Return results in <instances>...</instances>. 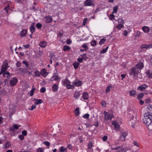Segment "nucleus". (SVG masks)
Masks as SVG:
<instances>
[{"label":"nucleus","mask_w":152,"mask_h":152,"mask_svg":"<svg viewBox=\"0 0 152 152\" xmlns=\"http://www.w3.org/2000/svg\"><path fill=\"white\" fill-rule=\"evenodd\" d=\"M96 41L95 40H93L91 42V45L93 46H94L96 45Z\"/></svg>","instance_id":"79ce46f5"},{"label":"nucleus","mask_w":152,"mask_h":152,"mask_svg":"<svg viewBox=\"0 0 152 152\" xmlns=\"http://www.w3.org/2000/svg\"><path fill=\"white\" fill-rule=\"evenodd\" d=\"M80 95L81 94L80 92L75 91L74 94V96L75 98L77 99L79 97Z\"/></svg>","instance_id":"393cba45"},{"label":"nucleus","mask_w":152,"mask_h":152,"mask_svg":"<svg viewBox=\"0 0 152 152\" xmlns=\"http://www.w3.org/2000/svg\"><path fill=\"white\" fill-rule=\"evenodd\" d=\"M80 64L78 62H76L73 63V65L75 69H77L79 66Z\"/></svg>","instance_id":"7c9ffc66"},{"label":"nucleus","mask_w":152,"mask_h":152,"mask_svg":"<svg viewBox=\"0 0 152 152\" xmlns=\"http://www.w3.org/2000/svg\"><path fill=\"white\" fill-rule=\"evenodd\" d=\"M35 23L34 22H33L31 24V26L29 27V29L30 32L32 33V34L34 32L36 28L35 27Z\"/></svg>","instance_id":"9b49d317"},{"label":"nucleus","mask_w":152,"mask_h":152,"mask_svg":"<svg viewBox=\"0 0 152 152\" xmlns=\"http://www.w3.org/2000/svg\"><path fill=\"white\" fill-rule=\"evenodd\" d=\"M8 67L2 66L1 67V72L2 73H4V72L6 71Z\"/></svg>","instance_id":"72a5a7b5"},{"label":"nucleus","mask_w":152,"mask_h":152,"mask_svg":"<svg viewBox=\"0 0 152 152\" xmlns=\"http://www.w3.org/2000/svg\"><path fill=\"white\" fill-rule=\"evenodd\" d=\"M43 143L47 146H49L50 145V143L48 141H44L43 142Z\"/></svg>","instance_id":"603ef678"},{"label":"nucleus","mask_w":152,"mask_h":152,"mask_svg":"<svg viewBox=\"0 0 152 152\" xmlns=\"http://www.w3.org/2000/svg\"><path fill=\"white\" fill-rule=\"evenodd\" d=\"M112 85L111 84H109L108 85L106 88V93H109L110 91V88H112Z\"/></svg>","instance_id":"cd10ccee"},{"label":"nucleus","mask_w":152,"mask_h":152,"mask_svg":"<svg viewBox=\"0 0 152 152\" xmlns=\"http://www.w3.org/2000/svg\"><path fill=\"white\" fill-rule=\"evenodd\" d=\"M144 115L142 119L144 123L147 126L152 125V113L147 112L144 114Z\"/></svg>","instance_id":"f03ea898"},{"label":"nucleus","mask_w":152,"mask_h":152,"mask_svg":"<svg viewBox=\"0 0 152 152\" xmlns=\"http://www.w3.org/2000/svg\"><path fill=\"white\" fill-rule=\"evenodd\" d=\"M87 18H85L83 21V25H85L87 23Z\"/></svg>","instance_id":"338daca9"},{"label":"nucleus","mask_w":152,"mask_h":152,"mask_svg":"<svg viewBox=\"0 0 152 152\" xmlns=\"http://www.w3.org/2000/svg\"><path fill=\"white\" fill-rule=\"evenodd\" d=\"M87 44H84L82 46V47L84 48V49H86V50L87 51V50L88 49V48L87 45H86Z\"/></svg>","instance_id":"37998d69"},{"label":"nucleus","mask_w":152,"mask_h":152,"mask_svg":"<svg viewBox=\"0 0 152 152\" xmlns=\"http://www.w3.org/2000/svg\"><path fill=\"white\" fill-rule=\"evenodd\" d=\"M107 139V136H104L102 137V140L103 141H105Z\"/></svg>","instance_id":"69168bd1"},{"label":"nucleus","mask_w":152,"mask_h":152,"mask_svg":"<svg viewBox=\"0 0 152 152\" xmlns=\"http://www.w3.org/2000/svg\"><path fill=\"white\" fill-rule=\"evenodd\" d=\"M115 16L113 14H110V15L109 19L110 20L114 19L115 18Z\"/></svg>","instance_id":"bf43d9fd"},{"label":"nucleus","mask_w":152,"mask_h":152,"mask_svg":"<svg viewBox=\"0 0 152 152\" xmlns=\"http://www.w3.org/2000/svg\"><path fill=\"white\" fill-rule=\"evenodd\" d=\"M89 114L88 113H86L84 114L83 116V117L84 118L88 119L89 117Z\"/></svg>","instance_id":"a18cd8bd"},{"label":"nucleus","mask_w":152,"mask_h":152,"mask_svg":"<svg viewBox=\"0 0 152 152\" xmlns=\"http://www.w3.org/2000/svg\"><path fill=\"white\" fill-rule=\"evenodd\" d=\"M137 93L136 91L134 90H132L130 91L129 95L132 96H134Z\"/></svg>","instance_id":"5701e85b"},{"label":"nucleus","mask_w":152,"mask_h":152,"mask_svg":"<svg viewBox=\"0 0 152 152\" xmlns=\"http://www.w3.org/2000/svg\"><path fill=\"white\" fill-rule=\"evenodd\" d=\"M74 113L75 115L76 116H78L80 114L79 107H77L75 110Z\"/></svg>","instance_id":"b1692460"},{"label":"nucleus","mask_w":152,"mask_h":152,"mask_svg":"<svg viewBox=\"0 0 152 152\" xmlns=\"http://www.w3.org/2000/svg\"><path fill=\"white\" fill-rule=\"evenodd\" d=\"M42 102V101L41 99H38L37 102H35V104L36 105H38L41 104Z\"/></svg>","instance_id":"4c0bfd02"},{"label":"nucleus","mask_w":152,"mask_h":152,"mask_svg":"<svg viewBox=\"0 0 152 152\" xmlns=\"http://www.w3.org/2000/svg\"><path fill=\"white\" fill-rule=\"evenodd\" d=\"M36 26L38 29H40L42 28V25L41 23H39L37 24Z\"/></svg>","instance_id":"c03bdc74"},{"label":"nucleus","mask_w":152,"mask_h":152,"mask_svg":"<svg viewBox=\"0 0 152 152\" xmlns=\"http://www.w3.org/2000/svg\"><path fill=\"white\" fill-rule=\"evenodd\" d=\"M3 76L4 77H6L7 79H9L10 78V73L8 72L4 73L3 74Z\"/></svg>","instance_id":"bb28decb"},{"label":"nucleus","mask_w":152,"mask_h":152,"mask_svg":"<svg viewBox=\"0 0 152 152\" xmlns=\"http://www.w3.org/2000/svg\"><path fill=\"white\" fill-rule=\"evenodd\" d=\"M147 109L149 110H148L152 111V104L148 105L147 106Z\"/></svg>","instance_id":"3c124183"},{"label":"nucleus","mask_w":152,"mask_h":152,"mask_svg":"<svg viewBox=\"0 0 152 152\" xmlns=\"http://www.w3.org/2000/svg\"><path fill=\"white\" fill-rule=\"evenodd\" d=\"M44 150L42 148H39L37 150V152H44Z\"/></svg>","instance_id":"8fccbe9b"},{"label":"nucleus","mask_w":152,"mask_h":152,"mask_svg":"<svg viewBox=\"0 0 152 152\" xmlns=\"http://www.w3.org/2000/svg\"><path fill=\"white\" fill-rule=\"evenodd\" d=\"M110 112V111L109 112ZM103 113L104 115V118L108 119H111L113 117V113L112 111H110V112L109 113L106 111H104Z\"/></svg>","instance_id":"20e7f679"},{"label":"nucleus","mask_w":152,"mask_h":152,"mask_svg":"<svg viewBox=\"0 0 152 152\" xmlns=\"http://www.w3.org/2000/svg\"><path fill=\"white\" fill-rule=\"evenodd\" d=\"M118 7L117 6H115L114 7L113 9V11L112 12L113 14L115 13L118 10Z\"/></svg>","instance_id":"a19ab883"},{"label":"nucleus","mask_w":152,"mask_h":152,"mask_svg":"<svg viewBox=\"0 0 152 152\" xmlns=\"http://www.w3.org/2000/svg\"><path fill=\"white\" fill-rule=\"evenodd\" d=\"M101 104L102 105V106L103 107H104L106 106V102L104 100H103L102 101Z\"/></svg>","instance_id":"49530a36"},{"label":"nucleus","mask_w":152,"mask_h":152,"mask_svg":"<svg viewBox=\"0 0 152 152\" xmlns=\"http://www.w3.org/2000/svg\"><path fill=\"white\" fill-rule=\"evenodd\" d=\"M10 146V142H7L5 144H4L3 145V147L4 148H8Z\"/></svg>","instance_id":"2f4dec72"},{"label":"nucleus","mask_w":152,"mask_h":152,"mask_svg":"<svg viewBox=\"0 0 152 152\" xmlns=\"http://www.w3.org/2000/svg\"><path fill=\"white\" fill-rule=\"evenodd\" d=\"M82 98L83 99L85 100L88 99V95L87 92H85L83 94Z\"/></svg>","instance_id":"aec40b11"},{"label":"nucleus","mask_w":152,"mask_h":152,"mask_svg":"<svg viewBox=\"0 0 152 152\" xmlns=\"http://www.w3.org/2000/svg\"><path fill=\"white\" fill-rule=\"evenodd\" d=\"M148 87V86H147L146 84H144L138 87L137 89L140 91H142L145 88H147Z\"/></svg>","instance_id":"4468645a"},{"label":"nucleus","mask_w":152,"mask_h":152,"mask_svg":"<svg viewBox=\"0 0 152 152\" xmlns=\"http://www.w3.org/2000/svg\"><path fill=\"white\" fill-rule=\"evenodd\" d=\"M144 66V65L143 63L139 62L135 66L132 67L129 70V75L132 76L133 79H136L137 78L138 75L140 73Z\"/></svg>","instance_id":"f257e3e1"},{"label":"nucleus","mask_w":152,"mask_h":152,"mask_svg":"<svg viewBox=\"0 0 152 152\" xmlns=\"http://www.w3.org/2000/svg\"><path fill=\"white\" fill-rule=\"evenodd\" d=\"M112 124L114 126V127L115 130H119L120 126L116 121H113Z\"/></svg>","instance_id":"f8f14e48"},{"label":"nucleus","mask_w":152,"mask_h":152,"mask_svg":"<svg viewBox=\"0 0 152 152\" xmlns=\"http://www.w3.org/2000/svg\"><path fill=\"white\" fill-rule=\"evenodd\" d=\"M18 69L20 70L23 73H26V71H27V69L24 68H20Z\"/></svg>","instance_id":"5fc2aeb1"},{"label":"nucleus","mask_w":152,"mask_h":152,"mask_svg":"<svg viewBox=\"0 0 152 152\" xmlns=\"http://www.w3.org/2000/svg\"><path fill=\"white\" fill-rule=\"evenodd\" d=\"M133 143L134 145L137 146L138 148L140 147L139 143L137 141H134Z\"/></svg>","instance_id":"864d4df0"},{"label":"nucleus","mask_w":152,"mask_h":152,"mask_svg":"<svg viewBox=\"0 0 152 152\" xmlns=\"http://www.w3.org/2000/svg\"><path fill=\"white\" fill-rule=\"evenodd\" d=\"M59 88L58 86L56 84L53 85L52 86V89L53 91L54 92H56L58 91Z\"/></svg>","instance_id":"dca6fc26"},{"label":"nucleus","mask_w":152,"mask_h":152,"mask_svg":"<svg viewBox=\"0 0 152 152\" xmlns=\"http://www.w3.org/2000/svg\"><path fill=\"white\" fill-rule=\"evenodd\" d=\"M40 73L43 76L45 77H46L48 75L46 69H42L41 70Z\"/></svg>","instance_id":"f3484780"},{"label":"nucleus","mask_w":152,"mask_h":152,"mask_svg":"<svg viewBox=\"0 0 152 152\" xmlns=\"http://www.w3.org/2000/svg\"><path fill=\"white\" fill-rule=\"evenodd\" d=\"M146 73L149 78H152V72L151 70H147Z\"/></svg>","instance_id":"4be33fe9"},{"label":"nucleus","mask_w":152,"mask_h":152,"mask_svg":"<svg viewBox=\"0 0 152 152\" xmlns=\"http://www.w3.org/2000/svg\"><path fill=\"white\" fill-rule=\"evenodd\" d=\"M28 31L26 29H23L22 30L20 33V36L21 37H26Z\"/></svg>","instance_id":"2eb2a0df"},{"label":"nucleus","mask_w":152,"mask_h":152,"mask_svg":"<svg viewBox=\"0 0 152 152\" xmlns=\"http://www.w3.org/2000/svg\"><path fill=\"white\" fill-rule=\"evenodd\" d=\"M116 28H117L121 30V28H124V26L123 24H119L116 26Z\"/></svg>","instance_id":"f704fd0d"},{"label":"nucleus","mask_w":152,"mask_h":152,"mask_svg":"<svg viewBox=\"0 0 152 152\" xmlns=\"http://www.w3.org/2000/svg\"><path fill=\"white\" fill-rule=\"evenodd\" d=\"M47 43L46 42L42 41L40 42L39 43V45L41 47L44 48L47 45Z\"/></svg>","instance_id":"a211bd4d"},{"label":"nucleus","mask_w":152,"mask_h":152,"mask_svg":"<svg viewBox=\"0 0 152 152\" xmlns=\"http://www.w3.org/2000/svg\"><path fill=\"white\" fill-rule=\"evenodd\" d=\"M69 83H70V81L67 78L64 79L61 81L62 85L63 86H66Z\"/></svg>","instance_id":"1a4fd4ad"},{"label":"nucleus","mask_w":152,"mask_h":152,"mask_svg":"<svg viewBox=\"0 0 152 152\" xmlns=\"http://www.w3.org/2000/svg\"><path fill=\"white\" fill-rule=\"evenodd\" d=\"M82 57L83 59L86 60L87 59L86 55V54H84L82 55Z\"/></svg>","instance_id":"6e6d98bb"},{"label":"nucleus","mask_w":152,"mask_h":152,"mask_svg":"<svg viewBox=\"0 0 152 152\" xmlns=\"http://www.w3.org/2000/svg\"><path fill=\"white\" fill-rule=\"evenodd\" d=\"M143 31L145 33H148L150 31V28L147 26H144L142 28Z\"/></svg>","instance_id":"412c9836"},{"label":"nucleus","mask_w":152,"mask_h":152,"mask_svg":"<svg viewBox=\"0 0 152 152\" xmlns=\"http://www.w3.org/2000/svg\"><path fill=\"white\" fill-rule=\"evenodd\" d=\"M18 81V79L16 77H13L10 80V84L11 86H14L17 83Z\"/></svg>","instance_id":"6e6552de"},{"label":"nucleus","mask_w":152,"mask_h":152,"mask_svg":"<svg viewBox=\"0 0 152 152\" xmlns=\"http://www.w3.org/2000/svg\"><path fill=\"white\" fill-rule=\"evenodd\" d=\"M106 39L105 38H102L100 39V41L99 42V44L100 45H102L106 41Z\"/></svg>","instance_id":"e433bc0d"},{"label":"nucleus","mask_w":152,"mask_h":152,"mask_svg":"<svg viewBox=\"0 0 152 152\" xmlns=\"http://www.w3.org/2000/svg\"><path fill=\"white\" fill-rule=\"evenodd\" d=\"M108 48L109 46H107L105 49H103L100 51V53L103 54L105 53L106 52H107Z\"/></svg>","instance_id":"473e14b6"},{"label":"nucleus","mask_w":152,"mask_h":152,"mask_svg":"<svg viewBox=\"0 0 152 152\" xmlns=\"http://www.w3.org/2000/svg\"><path fill=\"white\" fill-rule=\"evenodd\" d=\"M66 42L67 44H70L72 43V41L70 39H68L66 40Z\"/></svg>","instance_id":"0e129e2a"},{"label":"nucleus","mask_w":152,"mask_h":152,"mask_svg":"<svg viewBox=\"0 0 152 152\" xmlns=\"http://www.w3.org/2000/svg\"><path fill=\"white\" fill-rule=\"evenodd\" d=\"M70 49V47L68 46L65 45L63 47V50L64 51H69Z\"/></svg>","instance_id":"c756f323"},{"label":"nucleus","mask_w":152,"mask_h":152,"mask_svg":"<svg viewBox=\"0 0 152 152\" xmlns=\"http://www.w3.org/2000/svg\"><path fill=\"white\" fill-rule=\"evenodd\" d=\"M152 48V44L149 45L143 44L140 46L141 50L143 52H146V50L150 48Z\"/></svg>","instance_id":"7ed1b4c3"},{"label":"nucleus","mask_w":152,"mask_h":152,"mask_svg":"<svg viewBox=\"0 0 152 152\" xmlns=\"http://www.w3.org/2000/svg\"><path fill=\"white\" fill-rule=\"evenodd\" d=\"M144 94L142 93L140 94L137 96V99L140 100H141Z\"/></svg>","instance_id":"ea45409f"},{"label":"nucleus","mask_w":152,"mask_h":152,"mask_svg":"<svg viewBox=\"0 0 152 152\" xmlns=\"http://www.w3.org/2000/svg\"><path fill=\"white\" fill-rule=\"evenodd\" d=\"M34 74L36 77H39L40 76V72L38 71H35Z\"/></svg>","instance_id":"58836bf2"},{"label":"nucleus","mask_w":152,"mask_h":152,"mask_svg":"<svg viewBox=\"0 0 152 152\" xmlns=\"http://www.w3.org/2000/svg\"><path fill=\"white\" fill-rule=\"evenodd\" d=\"M36 107V106L35 105H32L31 106V108H29V110H33L35 109Z\"/></svg>","instance_id":"4d7b16f0"},{"label":"nucleus","mask_w":152,"mask_h":152,"mask_svg":"<svg viewBox=\"0 0 152 152\" xmlns=\"http://www.w3.org/2000/svg\"><path fill=\"white\" fill-rule=\"evenodd\" d=\"M52 78H54L53 80L54 81H58L59 79V77L58 75H56V72L53 74Z\"/></svg>","instance_id":"a878e982"},{"label":"nucleus","mask_w":152,"mask_h":152,"mask_svg":"<svg viewBox=\"0 0 152 152\" xmlns=\"http://www.w3.org/2000/svg\"><path fill=\"white\" fill-rule=\"evenodd\" d=\"M93 145V144L91 142H89L88 145V149H91Z\"/></svg>","instance_id":"de8ad7c7"},{"label":"nucleus","mask_w":152,"mask_h":152,"mask_svg":"<svg viewBox=\"0 0 152 152\" xmlns=\"http://www.w3.org/2000/svg\"><path fill=\"white\" fill-rule=\"evenodd\" d=\"M59 152H67L68 150L66 148L61 146L59 148Z\"/></svg>","instance_id":"6ab92c4d"},{"label":"nucleus","mask_w":152,"mask_h":152,"mask_svg":"<svg viewBox=\"0 0 152 152\" xmlns=\"http://www.w3.org/2000/svg\"><path fill=\"white\" fill-rule=\"evenodd\" d=\"M44 20L46 23H50L52 20V18L50 16L48 15L44 18Z\"/></svg>","instance_id":"9d476101"},{"label":"nucleus","mask_w":152,"mask_h":152,"mask_svg":"<svg viewBox=\"0 0 152 152\" xmlns=\"http://www.w3.org/2000/svg\"><path fill=\"white\" fill-rule=\"evenodd\" d=\"M8 63L7 60L4 62L2 66L8 67Z\"/></svg>","instance_id":"09e8293b"},{"label":"nucleus","mask_w":152,"mask_h":152,"mask_svg":"<svg viewBox=\"0 0 152 152\" xmlns=\"http://www.w3.org/2000/svg\"><path fill=\"white\" fill-rule=\"evenodd\" d=\"M24 64L26 67H28L29 65L28 64V62L25 61H23L22 62Z\"/></svg>","instance_id":"13d9d810"},{"label":"nucleus","mask_w":152,"mask_h":152,"mask_svg":"<svg viewBox=\"0 0 152 152\" xmlns=\"http://www.w3.org/2000/svg\"><path fill=\"white\" fill-rule=\"evenodd\" d=\"M12 2L10 1H8L5 3L7 6L4 8V10L6 11V13L8 14V10L10 9V6L11 5Z\"/></svg>","instance_id":"423d86ee"},{"label":"nucleus","mask_w":152,"mask_h":152,"mask_svg":"<svg viewBox=\"0 0 152 152\" xmlns=\"http://www.w3.org/2000/svg\"><path fill=\"white\" fill-rule=\"evenodd\" d=\"M94 0H86L84 3V5L85 6H92L94 4Z\"/></svg>","instance_id":"0eeeda50"},{"label":"nucleus","mask_w":152,"mask_h":152,"mask_svg":"<svg viewBox=\"0 0 152 152\" xmlns=\"http://www.w3.org/2000/svg\"><path fill=\"white\" fill-rule=\"evenodd\" d=\"M67 88L68 89H73L75 88V86L73 84H70V83H69L66 86Z\"/></svg>","instance_id":"c85d7f7f"},{"label":"nucleus","mask_w":152,"mask_h":152,"mask_svg":"<svg viewBox=\"0 0 152 152\" xmlns=\"http://www.w3.org/2000/svg\"><path fill=\"white\" fill-rule=\"evenodd\" d=\"M22 135L26 136L27 135V132L26 130H23L22 132Z\"/></svg>","instance_id":"774afa93"},{"label":"nucleus","mask_w":152,"mask_h":152,"mask_svg":"<svg viewBox=\"0 0 152 152\" xmlns=\"http://www.w3.org/2000/svg\"><path fill=\"white\" fill-rule=\"evenodd\" d=\"M35 89L36 88L34 87V86L33 85L32 86V89L30 91V96H32L33 95Z\"/></svg>","instance_id":"c9c22d12"},{"label":"nucleus","mask_w":152,"mask_h":152,"mask_svg":"<svg viewBox=\"0 0 152 152\" xmlns=\"http://www.w3.org/2000/svg\"><path fill=\"white\" fill-rule=\"evenodd\" d=\"M128 135L127 132L126 131H123L121 132L120 136V139L124 141L125 140V138Z\"/></svg>","instance_id":"39448f33"},{"label":"nucleus","mask_w":152,"mask_h":152,"mask_svg":"<svg viewBox=\"0 0 152 152\" xmlns=\"http://www.w3.org/2000/svg\"><path fill=\"white\" fill-rule=\"evenodd\" d=\"M118 21L119 23H124V20L122 18H119L118 19Z\"/></svg>","instance_id":"e2e57ef3"},{"label":"nucleus","mask_w":152,"mask_h":152,"mask_svg":"<svg viewBox=\"0 0 152 152\" xmlns=\"http://www.w3.org/2000/svg\"><path fill=\"white\" fill-rule=\"evenodd\" d=\"M20 125H19L18 126L17 124H14L13 125V126L14 128L15 129H18L19 127H20Z\"/></svg>","instance_id":"680f3d73"},{"label":"nucleus","mask_w":152,"mask_h":152,"mask_svg":"<svg viewBox=\"0 0 152 152\" xmlns=\"http://www.w3.org/2000/svg\"><path fill=\"white\" fill-rule=\"evenodd\" d=\"M46 91V89L45 87H42L40 89V91L41 93H44Z\"/></svg>","instance_id":"052dcab7"},{"label":"nucleus","mask_w":152,"mask_h":152,"mask_svg":"<svg viewBox=\"0 0 152 152\" xmlns=\"http://www.w3.org/2000/svg\"><path fill=\"white\" fill-rule=\"evenodd\" d=\"M73 83L77 87L80 86L82 84V82L77 79H76L73 82Z\"/></svg>","instance_id":"ddd939ff"}]
</instances>
